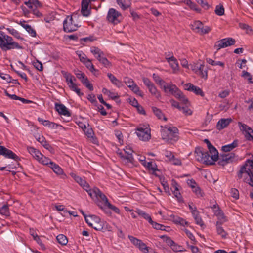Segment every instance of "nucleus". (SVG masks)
<instances>
[{
    "mask_svg": "<svg viewBox=\"0 0 253 253\" xmlns=\"http://www.w3.org/2000/svg\"><path fill=\"white\" fill-rule=\"evenodd\" d=\"M205 150L201 147L196 148L195 150V154L196 160L199 162H201L203 160V155H205Z\"/></svg>",
    "mask_w": 253,
    "mask_h": 253,
    "instance_id": "24",
    "label": "nucleus"
},
{
    "mask_svg": "<svg viewBox=\"0 0 253 253\" xmlns=\"http://www.w3.org/2000/svg\"><path fill=\"white\" fill-rule=\"evenodd\" d=\"M172 186L173 188V191H172L173 194H174V196L177 198V200L180 202H183V199L178 189V183L175 181L173 180L172 183Z\"/></svg>",
    "mask_w": 253,
    "mask_h": 253,
    "instance_id": "19",
    "label": "nucleus"
},
{
    "mask_svg": "<svg viewBox=\"0 0 253 253\" xmlns=\"http://www.w3.org/2000/svg\"><path fill=\"white\" fill-rule=\"evenodd\" d=\"M231 118H222L220 119L216 124V128L220 130L226 127L232 122Z\"/></svg>",
    "mask_w": 253,
    "mask_h": 253,
    "instance_id": "16",
    "label": "nucleus"
},
{
    "mask_svg": "<svg viewBox=\"0 0 253 253\" xmlns=\"http://www.w3.org/2000/svg\"><path fill=\"white\" fill-rule=\"evenodd\" d=\"M102 91L103 94L107 95L110 98L113 100H115V99L119 97V96L116 94L111 92L106 88H103Z\"/></svg>",
    "mask_w": 253,
    "mask_h": 253,
    "instance_id": "39",
    "label": "nucleus"
},
{
    "mask_svg": "<svg viewBox=\"0 0 253 253\" xmlns=\"http://www.w3.org/2000/svg\"><path fill=\"white\" fill-rule=\"evenodd\" d=\"M79 26L72 16H68L63 22V30L66 32H72L77 30Z\"/></svg>",
    "mask_w": 253,
    "mask_h": 253,
    "instance_id": "5",
    "label": "nucleus"
},
{
    "mask_svg": "<svg viewBox=\"0 0 253 253\" xmlns=\"http://www.w3.org/2000/svg\"><path fill=\"white\" fill-rule=\"evenodd\" d=\"M160 237L161 238L165 239L166 242L168 245L171 247L175 246V243L173 240L171 239L170 237L164 235L161 236Z\"/></svg>",
    "mask_w": 253,
    "mask_h": 253,
    "instance_id": "54",
    "label": "nucleus"
},
{
    "mask_svg": "<svg viewBox=\"0 0 253 253\" xmlns=\"http://www.w3.org/2000/svg\"><path fill=\"white\" fill-rule=\"evenodd\" d=\"M205 155H203V160L201 162L206 165H211L214 164V162L218 159V153H210L205 150Z\"/></svg>",
    "mask_w": 253,
    "mask_h": 253,
    "instance_id": "8",
    "label": "nucleus"
},
{
    "mask_svg": "<svg viewBox=\"0 0 253 253\" xmlns=\"http://www.w3.org/2000/svg\"><path fill=\"white\" fill-rule=\"evenodd\" d=\"M129 88L135 94L142 96V94L141 91L140 90L139 87L135 83L132 86H130Z\"/></svg>",
    "mask_w": 253,
    "mask_h": 253,
    "instance_id": "52",
    "label": "nucleus"
},
{
    "mask_svg": "<svg viewBox=\"0 0 253 253\" xmlns=\"http://www.w3.org/2000/svg\"><path fill=\"white\" fill-rule=\"evenodd\" d=\"M185 85L187 87L186 90L193 92L196 95H199L202 97L204 96V93L200 87L194 85L191 83H187Z\"/></svg>",
    "mask_w": 253,
    "mask_h": 253,
    "instance_id": "14",
    "label": "nucleus"
},
{
    "mask_svg": "<svg viewBox=\"0 0 253 253\" xmlns=\"http://www.w3.org/2000/svg\"><path fill=\"white\" fill-rule=\"evenodd\" d=\"M192 191L197 195L198 197H202L203 196V193L202 192L200 188L197 185L194 186V188H192Z\"/></svg>",
    "mask_w": 253,
    "mask_h": 253,
    "instance_id": "58",
    "label": "nucleus"
},
{
    "mask_svg": "<svg viewBox=\"0 0 253 253\" xmlns=\"http://www.w3.org/2000/svg\"><path fill=\"white\" fill-rule=\"evenodd\" d=\"M27 150L37 160L38 159H40L39 157L42 156V153L33 147H28Z\"/></svg>",
    "mask_w": 253,
    "mask_h": 253,
    "instance_id": "30",
    "label": "nucleus"
},
{
    "mask_svg": "<svg viewBox=\"0 0 253 253\" xmlns=\"http://www.w3.org/2000/svg\"><path fill=\"white\" fill-rule=\"evenodd\" d=\"M238 140H235L232 143L223 146L222 150L225 152H229L237 147Z\"/></svg>",
    "mask_w": 253,
    "mask_h": 253,
    "instance_id": "27",
    "label": "nucleus"
},
{
    "mask_svg": "<svg viewBox=\"0 0 253 253\" xmlns=\"http://www.w3.org/2000/svg\"><path fill=\"white\" fill-rule=\"evenodd\" d=\"M150 92L153 95L155 96L157 98L160 97V93L158 91L156 86L153 84L148 88Z\"/></svg>",
    "mask_w": 253,
    "mask_h": 253,
    "instance_id": "42",
    "label": "nucleus"
},
{
    "mask_svg": "<svg viewBox=\"0 0 253 253\" xmlns=\"http://www.w3.org/2000/svg\"><path fill=\"white\" fill-rule=\"evenodd\" d=\"M66 79V82L71 90L75 91L78 88L77 84L74 83L76 81V78L70 73L68 72H62Z\"/></svg>",
    "mask_w": 253,
    "mask_h": 253,
    "instance_id": "11",
    "label": "nucleus"
},
{
    "mask_svg": "<svg viewBox=\"0 0 253 253\" xmlns=\"http://www.w3.org/2000/svg\"><path fill=\"white\" fill-rule=\"evenodd\" d=\"M19 24L23 27L25 30L31 35L32 37H35L36 32L35 30L29 25L25 24L22 22H20Z\"/></svg>",
    "mask_w": 253,
    "mask_h": 253,
    "instance_id": "29",
    "label": "nucleus"
},
{
    "mask_svg": "<svg viewBox=\"0 0 253 253\" xmlns=\"http://www.w3.org/2000/svg\"><path fill=\"white\" fill-rule=\"evenodd\" d=\"M141 164L147 169L150 170L152 171V173L156 176H158L157 174L156 173V171H159V169L157 168V166L155 163H153L152 162H147L144 160H141Z\"/></svg>",
    "mask_w": 253,
    "mask_h": 253,
    "instance_id": "15",
    "label": "nucleus"
},
{
    "mask_svg": "<svg viewBox=\"0 0 253 253\" xmlns=\"http://www.w3.org/2000/svg\"><path fill=\"white\" fill-rule=\"evenodd\" d=\"M206 61L209 64L213 66L219 65L222 67H224V63L220 61H215L213 60L210 58H207Z\"/></svg>",
    "mask_w": 253,
    "mask_h": 253,
    "instance_id": "45",
    "label": "nucleus"
},
{
    "mask_svg": "<svg viewBox=\"0 0 253 253\" xmlns=\"http://www.w3.org/2000/svg\"><path fill=\"white\" fill-rule=\"evenodd\" d=\"M86 67L89 70V71L93 73L94 72L96 71L97 70L94 68V65L91 63L90 60L88 59L87 61L84 63Z\"/></svg>",
    "mask_w": 253,
    "mask_h": 253,
    "instance_id": "49",
    "label": "nucleus"
},
{
    "mask_svg": "<svg viewBox=\"0 0 253 253\" xmlns=\"http://www.w3.org/2000/svg\"><path fill=\"white\" fill-rule=\"evenodd\" d=\"M195 1L204 9H207L209 8V5L206 1L204 0H195Z\"/></svg>",
    "mask_w": 253,
    "mask_h": 253,
    "instance_id": "60",
    "label": "nucleus"
},
{
    "mask_svg": "<svg viewBox=\"0 0 253 253\" xmlns=\"http://www.w3.org/2000/svg\"><path fill=\"white\" fill-rule=\"evenodd\" d=\"M245 125H246L243 124L241 122H238V126L240 127V129L241 131H243V133L244 134L246 138L249 141H251L252 139H253V137L251 135L252 133L249 131H248V129L243 128V126Z\"/></svg>",
    "mask_w": 253,
    "mask_h": 253,
    "instance_id": "23",
    "label": "nucleus"
},
{
    "mask_svg": "<svg viewBox=\"0 0 253 253\" xmlns=\"http://www.w3.org/2000/svg\"><path fill=\"white\" fill-rule=\"evenodd\" d=\"M0 48L3 51L12 49H22L23 46L15 42L10 36L0 31Z\"/></svg>",
    "mask_w": 253,
    "mask_h": 253,
    "instance_id": "1",
    "label": "nucleus"
},
{
    "mask_svg": "<svg viewBox=\"0 0 253 253\" xmlns=\"http://www.w3.org/2000/svg\"><path fill=\"white\" fill-rule=\"evenodd\" d=\"M172 95L176 98L179 99L184 94L178 88H177L172 93Z\"/></svg>",
    "mask_w": 253,
    "mask_h": 253,
    "instance_id": "64",
    "label": "nucleus"
},
{
    "mask_svg": "<svg viewBox=\"0 0 253 253\" xmlns=\"http://www.w3.org/2000/svg\"><path fill=\"white\" fill-rule=\"evenodd\" d=\"M37 140L39 142H40L44 148H45L46 149L48 148V146H49V145L46 141V140H45V139L44 137H43V136L39 137L37 139Z\"/></svg>",
    "mask_w": 253,
    "mask_h": 253,
    "instance_id": "57",
    "label": "nucleus"
},
{
    "mask_svg": "<svg viewBox=\"0 0 253 253\" xmlns=\"http://www.w3.org/2000/svg\"><path fill=\"white\" fill-rule=\"evenodd\" d=\"M185 2L187 5H188L191 9H193L197 12H200V9L197 7L196 4L193 3L190 0H186Z\"/></svg>",
    "mask_w": 253,
    "mask_h": 253,
    "instance_id": "46",
    "label": "nucleus"
},
{
    "mask_svg": "<svg viewBox=\"0 0 253 253\" xmlns=\"http://www.w3.org/2000/svg\"><path fill=\"white\" fill-rule=\"evenodd\" d=\"M179 110L182 111L185 115H191L192 114V111L186 105V106H181Z\"/></svg>",
    "mask_w": 253,
    "mask_h": 253,
    "instance_id": "55",
    "label": "nucleus"
},
{
    "mask_svg": "<svg viewBox=\"0 0 253 253\" xmlns=\"http://www.w3.org/2000/svg\"><path fill=\"white\" fill-rule=\"evenodd\" d=\"M137 247L144 253H148V252H149L148 248L146 246L145 244L143 243L142 241L140 242V244H139Z\"/></svg>",
    "mask_w": 253,
    "mask_h": 253,
    "instance_id": "59",
    "label": "nucleus"
},
{
    "mask_svg": "<svg viewBox=\"0 0 253 253\" xmlns=\"http://www.w3.org/2000/svg\"><path fill=\"white\" fill-rule=\"evenodd\" d=\"M6 30L8 31V32L10 34L14 36L17 39H23V38L21 37V36L20 35V33L15 29H14L13 28H6Z\"/></svg>",
    "mask_w": 253,
    "mask_h": 253,
    "instance_id": "43",
    "label": "nucleus"
},
{
    "mask_svg": "<svg viewBox=\"0 0 253 253\" xmlns=\"http://www.w3.org/2000/svg\"><path fill=\"white\" fill-rule=\"evenodd\" d=\"M204 142L207 144L210 153L218 152L215 148L210 143L208 139H205Z\"/></svg>",
    "mask_w": 253,
    "mask_h": 253,
    "instance_id": "41",
    "label": "nucleus"
},
{
    "mask_svg": "<svg viewBox=\"0 0 253 253\" xmlns=\"http://www.w3.org/2000/svg\"><path fill=\"white\" fill-rule=\"evenodd\" d=\"M89 0H82L81 3V13L84 16L87 17L90 14V10L88 9Z\"/></svg>",
    "mask_w": 253,
    "mask_h": 253,
    "instance_id": "17",
    "label": "nucleus"
},
{
    "mask_svg": "<svg viewBox=\"0 0 253 253\" xmlns=\"http://www.w3.org/2000/svg\"><path fill=\"white\" fill-rule=\"evenodd\" d=\"M86 222L88 226L97 231H101L103 228V221L95 215H88V217L86 218Z\"/></svg>",
    "mask_w": 253,
    "mask_h": 253,
    "instance_id": "4",
    "label": "nucleus"
},
{
    "mask_svg": "<svg viewBox=\"0 0 253 253\" xmlns=\"http://www.w3.org/2000/svg\"><path fill=\"white\" fill-rule=\"evenodd\" d=\"M122 15L120 12L114 8H110L107 15V19L110 22L114 24H117L120 22Z\"/></svg>",
    "mask_w": 253,
    "mask_h": 253,
    "instance_id": "7",
    "label": "nucleus"
},
{
    "mask_svg": "<svg viewBox=\"0 0 253 253\" xmlns=\"http://www.w3.org/2000/svg\"><path fill=\"white\" fill-rule=\"evenodd\" d=\"M196 74L205 80H207L208 78L207 67L204 64H201L199 66L198 72H196Z\"/></svg>",
    "mask_w": 253,
    "mask_h": 253,
    "instance_id": "18",
    "label": "nucleus"
},
{
    "mask_svg": "<svg viewBox=\"0 0 253 253\" xmlns=\"http://www.w3.org/2000/svg\"><path fill=\"white\" fill-rule=\"evenodd\" d=\"M85 134L88 138H92L94 143H95V140H96L95 137H93V131L91 128H88L86 130V131H84Z\"/></svg>",
    "mask_w": 253,
    "mask_h": 253,
    "instance_id": "62",
    "label": "nucleus"
},
{
    "mask_svg": "<svg viewBox=\"0 0 253 253\" xmlns=\"http://www.w3.org/2000/svg\"><path fill=\"white\" fill-rule=\"evenodd\" d=\"M99 62L106 68H109L112 65L111 63L104 56L101 58V59L99 60Z\"/></svg>",
    "mask_w": 253,
    "mask_h": 253,
    "instance_id": "47",
    "label": "nucleus"
},
{
    "mask_svg": "<svg viewBox=\"0 0 253 253\" xmlns=\"http://www.w3.org/2000/svg\"><path fill=\"white\" fill-rule=\"evenodd\" d=\"M235 40L232 38H228L221 39L216 42L214 48L217 50H219L221 48H225L229 46L234 44Z\"/></svg>",
    "mask_w": 253,
    "mask_h": 253,
    "instance_id": "10",
    "label": "nucleus"
},
{
    "mask_svg": "<svg viewBox=\"0 0 253 253\" xmlns=\"http://www.w3.org/2000/svg\"><path fill=\"white\" fill-rule=\"evenodd\" d=\"M136 133L140 140L146 141L151 138L150 128L149 127H139L136 130Z\"/></svg>",
    "mask_w": 253,
    "mask_h": 253,
    "instance_id": "9",
    "label": "nucleus"
},
{
    "mask_svg": "<svg viewBox=\"0 0 253 253\" xmlns=\"http://www.w3.org/2000/svg\"><path fill=\"white\" fill-rule=\"evenodd\" d=\"M70 175L71 177L73 178L78 183H79L85 190H86L87 193L89 190H92L89 189V184L86 183L84 179L76 175L74 173H71Z\"/></svg>",
    "mask_w": 253,
    "mask_h": 253,
    "instance_id": "12",
    "label": "nucleus"
},
{
    "mask_svg": "<svg viewBox=\"0 0 253 253\" xmlns=\"http://www.w3.org/2000/svg\"><path fill=\"white\" fill-rule=\"evenodd\" d=\"M177 87L173 84L164 85L163 89L166 92H169L172 94Z\"/></svg>",
    "mask_w": 253,
    "mask_h": 253,
    "instance_id": "35",
    "label": "nucleus"
},
{
    "mask_svg": "<svg viewBox=\"0 0 253 253\" xmlns=\"http://www.w3.org/2000/svg\"><path fill=\"white\" fill-rule=\"evenodd\" d=\"M215 13L218 16H222L224 14V8L223 5H217L215 8Z\"/></svg>",
    "mask_w": 253,
    "mask_h": 253,
    "instance_id": "48",
    "label": "nucleus"
},
{
    "mask_svg": "<svg viewBox=\"0 0 253 253\" xmlns=\"http://www.w3.org/2000/svg\"><path fill=\"white\" fill-rule=\"evenodd\" d=\"M49 167L51 168L53 171L57 174L61 175L64 173L63 170L61 168L59 165L54 163H53L51 166H49Z\"/></svg>",
    "mask_w": 253,
    "mask_h": 253,
    "instance_id": "34",
    "label": "nucleus"
},
{
    "mask_svg": "<svg viewBox=\"0 0 253 253\" xmlns=\"http://www.w3.org/2000/svg\"><path fill=\"white\" fill-rule=\"evenodd\" d=\"M0 214L6 216L9 215V208L7 204H4L0 208Z\"/></svg>",
    "mask_w": 253,
    "mask_h": 253,
    "instance_id": "44",
    "label": "nucleus"
},
{
    "mask_svg": "<svg viewBox=\"0 0 253 253\" xmlns=\"http://www.w3.org/2000/svg\"><path fill=\"white\" fill-rule=\"evenodd\" d=\"M192 215L195 220L196 223L202 227L204 225V222L199 215V212L198 211H194Z\"/></svg>",
    "mask_w": 253,
    "mask_h": 253,
    "instance_id": "28",
    "label": "nucleus"
},
{
    "mask_svg": "<svg viewBox=\"0 0 253 253\" xmlns=\"http://www.w3.org/2000/svg\"><path fill=\"white\" fill-rule=\"evenodd\" d=\"M88 195L91 197H95L97 198H100L101 201H98V206L103 210L106 213L108 212L106 211L105 207L110 203L107 197L97 188L95 187L91 190L88 191Z\"/></svg>",
    "mask_w": 253,
    "mask_h": 253,
    "instance_id": "3",
    "label": "nucleus"
},
{
    "mask_svg": "<svg viewBox=\"0 0 253 253\" xmlns=\"http://www.w3.org/2000/svg\"><path fill=\"white\" fill-rule=\"evenodd\" d=\"M58 242L62 245H66L68 243L67 238L63 234H59L56 237Z\"/></svg>",
    "mask_w": 253,
    "mask_h": 253,
    "instance_id": "38",
    "label": "nucleus"
},
{
    "mask_svg": "<svg viewBox=\"0 0 253 253\" xmlns=\"http://www.w3.org/2000/svg\"><path fill=\"white\" fill-rule=\"evenodd\" d=\"M241 76L245 79H247L249 84L253 83L252 76L247 71L243 70Z\"/></svg>",
    "mask_w": 253,
    "mask_h": 253,
    "instance_id": "40",
    "label": "nucleus"
},
{
    "mask_svg": "<svg viewBox=\"0 0 253 253\" xmlns=\"http://www.w3.org/2000/svg\"><path fill=\"white\" fill-rule=\"evenodd\" d=\"M40 159H38L39 162L44 165L51 166L53 164V162L49 158L44 156L42 154Z\"/></svg>",
    "mask_w": 253,
    "mask_h": 253,
    "instance_id": "33",
    "label": "nucleus"
},
{
    "mask_svg": "<svg viewBox=\"0 0 253 253\" xmlns=\"http://www.w3.org/2000/svg\"><path fill=\"white\" fill-rule=\"evenodd\" d=\"M123 161H125L126 163H133L134 161V159L132 155H127V154H125L124 157L122 159Z\"/></svg>",
    "mask_w": 253,
    "mask_h": 253,
    "instance_id": "56",
    "label": "nucleus"
},
{
    "mask_svg": "<svg viewBox=\"0 0 253 253\" xmlns=\"http://www.w3.org/2000/svg\"><path fill=\"white\" fill-rule=\"evenodd\" d=\"M191 28L194 32L204 34L208 33L211 29L208 26H204L203 23L200 21H196L191 24Z\"/></svg>",
    "mask_w": 253,
    "mask_h": 253,
    "instance_id": "6",
    "label": "nucleus"
},
{
    "mask_svg": "<svg viewBox=\"0 0 253 253\" xmlns=\"http://www.w3.org/2000/svg\"><path fill=\"white\" fill-rule=\"evenodd\" d=\"M116 1L123 10L128 8L131 4L130 0H116Z\"/></svg>",
    "mask_w": 253,
    "mask_h": 253,
    "instance_id": "22",
    "label": "nucleus"
},
{
    "mask_svg": "<svg viewBox=\"0 0 253 253\" xmlns=\"http://www.w3.org/2000/svg\"><path fill=\"white\" fill-rule=\"evenodd\" d=\"M128 238L130 241L134 245L138 246L139 244H140V242L142 241L141 240L137 239L132 236L129 235Z\"/></svg>",
    "mask_w": 253,
    "mask_h": 253,
    "instance_id": "61",
    "label": "nucleus"
},
{
    "mask_svg": "<svg viewBox=\"0 0 253 253\" xmlns=\"http://www.w3.org/2000/svg\"><path fill=\"white\" fill-rule=\"evenodd\" d=\"M221 156L223 158L227 164H228L233 162L235 157V154L234 153H231L227 154L221 155Z\"/></svg>",
    "mask_w": 253,
    "mask_h": 253,
    "instance_id": "36",
    "label": "nucleus"
},
{
    "mask_svg": "<svg viewBox=\"0 0 253 253\" xmlns=\"http://www.w3.org/2000/svg\"><path fill=\"white\" fill-rule=\"evenodd\" d=\"M153 112L155 114V115L159 119H164L166 121L167 118L165 117L164 114L162 112V111L158 108L156 107H153L152 108Z\"/></svg>",
    "mask_w": 253,
    "mask_h": 253,
    "instance_id": "37",
    "label": "nucleus"
},
{
    "mask_svg": "<svg viewBox=\"0 0 253 253\" xmlns=\"http://www.w3.org/2000/svg\"><path fill=\"white\" fill-rule=\"evenodd\" d=\"M129 88L135 94L142 96V94L141 91L140 90L139 87L135 83L132 86H130Z\"/></svg>",
    "mask_w": 253,
    "mask_h": 253,
    "instance_id": "51",
    "label": "nucleus"
},
{
    "mask_svg": "<svg viewBox=\"0 0 253 253\" xmlns=\"http://www.w3.org/2000/svg\"><path fill=\"white\" fill-rule=\"evenodd\" d=\"M90 51L98 61L104 55L103 52L98 47H92Z\"/></svg>",
    "mask_w": 253,
    "mask_h": 253,
    "instance_id": "25",
    "label": "nucleus"
},
{
    "mask_svg": "<svg viewBox=\"0 0 253 253\" xmlns=\"http://www.w3.org/2000/svg\"><path fill=\"white\" fill-rule=\"evenodd\" d=\"M222 222L217 221L216 223V232L218 235H220L222 238H226L227 233L224 230L221 226Z\"/></svg>",
    "mask_w": 253,
    "mask_h": 253,
    "instance_id": "21",
    "label": "nucleus"
},
{
    "mask_svg": "<svg viewBox=\"0 0 253 253\" xmlns=\"http://www.w3.org/2000/svg\"><path fill=\"white\" fill-rule=\"evenodd\" d=\"M82 83L84 84L86 86V87H87L90 90L92 91L93 90V85L91 84L90 83L87 77H86L84 79V80L82 81Z\"/></svg>",
    "mask_w": 253,
    "mask_h": 253,
    "instance_id": "50",
    "label": "nucleus"
},
{
    "mask_svg": "<svg viewBox=\"0 0 253 253\" xmlns=\"http://www.w3.org/2000/svg\"><path fill=\"white\" fill-rule=\"evenodd\" d=\"M55 109L60 115L67 117L71 116V113L69 111L68 109L62 104L56 103L55 104Z\"/></svg>",
    "mask_w": 253,
    "mask_h": 253,
    "instance_id": "13",
    "label": "nucleus"
},
{
    "mask_svg": "<svg viewBox=\"0 0 253 253\" xmlns=\"http://www.w3.org/2000/svg\"><path fill=\"white\" fill-rule=\"evenodd\" d=\"M161 136L168 143L172 144L179 139V130L175 126H165L161 130Z\"/></svg>",
    "mask_w": 253,
    "mask_h": 253,
    "instance_id": "2",
    "label": "nucleus"
},
{
    "mask_svg": "<svg viewBox=\"0 0 253 253\" xmlns=\"http://www.w3.org/2000/svg\"><path fill=\"white\" fill-rule=\"evenodd\" d=\"M135 211L139 216L147 220L149 223L152 222L151 216L143 211L137 209Z\"/></svg>",
    "mask_w": 253,
    "mask_h": 253,
    "instance_id": "32",
    "label": "nucleus"
},
{
    "mask_svg": "<svg viewBox=\"0 0 253 253\" xmlns=\"http://www.w3.org/2000/svg\"><path fill=\"white\" fill-rule=\"evenodd\" d=\"M231 196L234 198L235 200H237L239 198V192L238 189L236 188H231L230 190Z\"/></svg>",
    "mask_w": 253,
    "mask_h": 253,
    "instance_id": "53",
    "label": "nucleus"
},
{
    "mask_svg": "<svg viewBox=\"0 0 253 253\" xmlns=\"http://www.w3.org/2000/svg\"><path fill=\"white\" fill-rule=\"evenodd\" d=\"M107 76L111 82L118 87H121L123 86L122 82L117 79L112 74L108 73Z\"/></svg>",
    "mask_w": 253,
    "mask_h": 253,
    "instance_id": "26",
    "label": "nucleus"
},
{
    "mask_svg": "<svg viewBox=\"0 0 253 253\" xmlns=\"http://www.w3.org/2000/svg\"><path fill=\"white\" fill-rule=\"evenodd\" d=\"M166 59L170 64L171 67L174 70V72H175L176 71L178 70V63L176 59L174 56H171L170 57H166Z\"/></svg>",
    "mask_w": 253,
    "mask_h": 253,
    "instance_id": "20",
    "label": "nucleus"
},
{
    "mask_svg": "<svg viewBox=\"0 0 253 253\" xmlns=\"http://www.w3.org/2000/svg\"><path fill=\"white\" fill-rule=\"evenodd\" d=\"M214 214L217 217L218 220H219V221L222 222V223L226 221L227 220L226 217L222 210L219 208H218V210L217 211H215Z\"/></svg>",
    "mask_w": 253,
    "mask_h": 253,
    "instance_id": "31",
    "label": "nucleus"
},
{
    "mask_svg": "<svg viewBox=\"0 0 253 253\" xmlns=\"http://www.w3.org/2000/svg\"><path fill=\"white\" fill-rule=\"evenodd\" d=\"M34 66L39 71H42L43 70L42 64L38 60L33 62Z\"/></svg>",
    "mask_w": 253,
    "mask_h": 253,
    "instance_id": "63",
    "label": "nucleus"
}]
</instances>
